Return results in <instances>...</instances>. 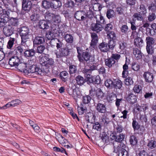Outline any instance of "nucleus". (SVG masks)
<instances>
[{"label":"nucleus","instance_id":"1","mask_svg":"<svg viewBox=\"0 0 156 156\" xmlns=\"http://www.w3.org/2000/svg\"><path fill=\"white\" fill-rule=\"evenodd\" d=\"M34 62L33 60H29L28 62V64L29 68H27V73H35L36 74L42 75L44 72L41 69L34 65Z\"/></svg>","mask_w":156,"mask_h":156},{"label":"nucleus","instance_id":"2","mask_svg":"<svg viewBox=\"0 0 156 156\" xmlns=\"http://www.w3.org/2000/svg\"><path fill=\"white\" fill-rule=\"evenodd\" d=\"M3 18H0V27H3L7 23H8V26H5L3 29L4 34L6 37L10 36V26L9 21L10 20L9 15L3 16Z\"/></svg>","mask_w":156,"mask_h":156},{"label":"nucleus","instance_id":"3","mask_svg":"<svg viewBox=\"0 0 156 156\" xmlns=\"http://www.w3.org/2000/svg\"><path fill=\"white\" fill-rule=\"evenodd\" d=\"M19 33L21 37L22 44L25 43L31 37L29 30L26 27H23L20 28Z\"/></svg>","mask_w":156,"mask_h":156},{"label":"nucleus","instance_id":"4","mask_svg":"<svg viewBox=\"0 0 156 156\" xmlns=\"http://www.w3.org/2000/svg\"><path fill=\"white\" fill-rule=\"evenodd\" d=\"M87 81L88 83H94L95 84H99L100 83V78L98 75H90L88 73H85Z\"/></svg>","mask_w":156,"mask_h":156},{"label":"nucleus","instance_id":"5","mask_svg":"<svg viewBox=\"0 0 156 156\" xmlns=\"http://www.w3.org/2000/svg\"><path fill=\"white\" fill-rule=\"evenodd\" d=\"M69 52L68 48H66L59 50L55 53L57 58H60L68 55Z\"/></svg>","mask_w":156,"mask_h":156},{"label":"nucleus","instance_id":"6","mask_svg":"<svg viewBox=\"0 0 156 156\" xmlns=\"http://www.w3.org/2000/svg\"><path fill=\"white\" fill-rule=\"evenodd\" d=\"M28 64L25 63L20 62L16 67L18 69L20 72H23L26 73L27 72V67Z\"/></svg>","mask_w":156,"mask_h":156},{"label":"nucleus","instance_id":"7","mask_svg":"<svg viewBox=\"0 0 156 156\" xmlns=\"http://www.w3.org/2000/svg\"><path fill=\"white\" fill-rule=\"evenodd\" d=\"M120 147H119L118 156H128V152L125 150L126 146L123 144L121 143Z\"/></svg>","mask_w":156,"mask_h":156},{"label":"nucleus","instance_id":"8","mask_svg":"<svg viewBox=\"0 0 156 156\" xmlns=\"http://www.w3.org/2000/svg\"><path fill=\"white\" fill-rule=\"evenodd\" d=\"M91 28L93 31H96L97 32L101 31L103 29L101 24L97 22L96 23H93L91 24Z\"/></svg>","mask_w":156,"mask_h":156},{"label":"nucleus","instance_id":"9","mask_svg":"<svg viewBox=\"0 0 156 156\" xmlns=\"http://www.w3.org/2000/svg\"><path fill=\"white\" fill-rule=\"evenodd\" d=\"M10 66L16 67L20 62L19 58L17 56H12L10 58Z\"/></svg>","mask_w":156,"mask_h":156},{"label":"nucleus","instance_id":"10","mask_svg":"<svg viewBox=\"0 0 156 156\" xmlns=\"http://www.w3.org/2000/svg\"><path fill=\"white\" fill-rule=\"evenodd\" d=\"M96 109L98 111L102 113H105L106 110L105 105L104 104L100 103L97 104Z\"/></svg>","mask_w":156,"mask_h":156},{"label":"nucleus","instance_id":"11","mask_svg":"<svg viewBox=\"0 0 156 156\" xmlns=\"http://www.w3.org/2000/svg\"><path fill=\"white\" fill-rule=\"evenodd\" d=\"M83 57L86 61L90 60L91 62H93L94 61V57L91 55L89 53L86 51L83 53Z\"/></svg>","mask_w":156,"mask_h":156},{"label":"nucleus","instance_id":"12","mask_svg":"<svg viewBox=\"0 0 156 156\" xmlns=\"http://www.w3.org/2000/svg\"><path fill=\"white\" fill-rule=\"evenodd\" d=\"M84 12L81 11L76 12L75 15V18L78 20H83L85 19Z\"/></svg>","mask_w":156,"mask_h":156},{"label":"nucleus","instance_id":"13","mask_svg":"<svg viewBox=\"0 0 156 156\" xmlns=\"http://www.w3.org/2000/svg\"><path fill=\"white\" fill-rule=\"evenodd\" d=\"M49 22L42 20L39 21L38 25L40 28L42 29H47L49 27Z\"/></svg>","mask_w":156,"mask_h":156},{"label":"nucleus","instance_id":"14","mask_svg":"<svg viewBox=\"0 0 156 156\" xmlns=\"http://www.w3.org/2000/svg\"><path fill=\"white\" fill-rule=\"evenodd\" d=\"M4 58H6L8 60V64L6 62H5V66L7 69L9 68V65L10 64V50L6 51L5 50L4 52Z\"/></svg>","mask_w":156,"mask_h":156},{"label":"nucleus","instance_id":"15","mask_svg":"<svg viewBox=\"0 0 156 156\" xmlns=\"http://www.w3.org/2000/svg\"><path fill=\"white\" fill-rule=\"evenodd\" d=\"M145 81L147 82H151L152 81L153 79L152 74L148 72H146L143 75Z\"/></svg>","mask_w":156,"mask_h":156},{"label":"nucleus","instance_id":"16","mask_svg":"<svg viewBox=\"0 0 156 156\" xmlns=\"http://www.w3.org/2000/svg\"><path fill=\"white\" fill-rule=\"evenodd\" d=\"M32 7V3L30 1H27L23 4L22 8L25 11H29Z\"/></svg>","mask_w":156,"mask_h":156},{"label":"nucleus","instance_id":"17","mask_svg":"<svg viewBox=\"0 0 156 156\" xmlns=\"http://www.w3.org/2000/svg\"><path fill=\"white\" fill-rule=\"evenodd\" d=\"M48 56L47 55H42L40 57L39 62L40 64L44 66L45 65L47 61L48 60Z\"/></svg>","mask_w":156,"mask_h":156},{"label":"nucleus","instance_id":"18","mask_svg":"<svg viewBox=\"0 0 156 156\" xmlns=\"http://www.w3.org/2000/svg\"><path fill=\"white\" fill-rule=\"evenodd\" d=\"M127 99L129 102L132 104L135 103L137 100L136 96L132 93H130L128 95Z\"/></svg>","mask_w":156,"mask_h":156},{"label":"nucleus","instance_id":"19","mask_svg":"<svg viewBox=\"0 0 156 156\" xmlns=\"http://www.w3.org/2000/svg\"><path fill=\"white\" fill-rule=\"evenodd\" d=\"M92 40L91 45L94 46L97 43L98 41V37L97 35L95 33H92L91 34Z\"/></svg>","mask_w":156,"mask_h":156},{"label":"nucleus","instance_id":"20","mask_svg":"<svg viewBox=\"0 0 156 156\" xmlns=\"http://www.w3.org/2000/svg\"><path fill=\"white\" fill-rule=\"evenodd\" d=\"M51 4V8L56 9L62 5V3L59 0H53Z\"/></svg>","mask_w":156,"mask_h":156},{"label":"nucleus","instance_id":"21","mask_svg":"<svg viewBox=\"0 0 156 156\" xmlns=\"http://www.w3.org/2000/svg\"><path fill=\"white\" fill-rule=\"evenodd\" d=\"M44 42V39L43 37H37L34 39V44H41Z\"/></svg>","mask_w":156,"mask_h":156},{"label":"nucleus","instance_id":"22","mask_svg":"<svg viewBox=\"0 0 156 156\" xmlns=\"http://www.w3.org/2000/svg\"><path fill=\"white\" fill-rule=\"evenodd\" d=\"M9 8L6 6V9H4L0 6V15H2V16H8L10 14Z\"/></svg>","mask_w":156,"mask_h":156},{"label":"nucleus","instance_id":"23","mask_svg":"<svg viewBox=\"0 0 156 156\" xmlns=\"http://www.w3.org/2000/svg\"><path fill=\"white\" fill-rule=\"evenodd\" d=\"M58 141L63 146H66V144L68 142L67 140L62 135L59 134L58 137Z\"/></svg>","mask_w":156,"mask_h":156},{"label":"nucleus","instance_id":"24","mask_svg":"<svg viewBox=\"0 0 156 156\" xmlns=\"http://www.w3.org/2000/svg\"><path fill=\"white\" fill-rule=\"evenodd\" d=\"M99 48L103 52H107L108 51L109 49L107 43L105 42H103L100 44Z\"/></svg>","mask_w":156,"mask_h":156},{"label":"nucleus","instance_id":"25","mask_svg":"<svg viewBox=\"0 0 156 156\" xmlns=\"http://www.w3.org/2000/svg\"><path fill=\"white\" fill-rule=\"evenodd\" d=\"M97 69V67L95 64H93L92 66H90V69H85L83 72L84 73H91V71Z\"/></svg>","mask_w":156,"mask_h":156},{"label":"nucleus","instance_id":"26","mask_svg":"<svg viewBox=\"0 0 156 156\" xmlns=\"http://www.w3.org/2000/svg\"><path fill=\"white\" fill-rule=\"evenodd\" d=\"M133 53L135 57L137 59H140L142 58V54L138 49L136 48L133 49Z\"/></svg>","mask_w":156,"mask_h":156},{"label":"nucleus","instance_id":"27","mask_svg":"<svg viewBox=\"0 0 156 156\" xmlns=\"http://www.w3.org/2000/svg\"><path fill=\"white\" fill-rule=\"evenodd\" d=\"M143 44V41L140 37H137L134 40V44L137 46H142Z\"/></svg>","mask_w":156,"mask_h":156},{"label":"nucleus","instance_id":"28","mask_svg":"<svg viewBox=\"0 0 156 156\" xmlns=\"http://www.w3.org/2000/svg\"><path fill=\"white\" fill-rule=\"evenodd\" d=\"M131 69L134 71H137L139 70L140 66L138 63L133 62L131 64Z\"/></svg>","mask_w":156,"mask_h":156},{"label":"nucleus","instance_id":"29","mask_svg":"<svg viewBox=\"0 0 156 156\" xmlns=\"http://www.w3.org/2000/svg\"><path fill=\"white\" fill-rule=\"evenodd\" d=\"M35 53L33 49L27 50L24 52V55L27 57L33 56L34 55Z\"/></svg>","mask_w":156,"mask_h":156},{"label":"nucleus","instance_id":"30","mask_svg":"<svg viewBox=\"0 0 156 156\" xmlns=\"http://www.w3.org/2000/svg\"><path fill=\"white\" fill-rule=\"evenodd\" d=\"M147 146L148 148L151 149L155 148L156 147V141L154 140H149Z\"/></svg>","mask_w":156,"mask_h":156},{"label":"nucleus","instance_id":"31","mask_svg":"<svg viewBox=\"0 0 156 156\" xmlns=\"http://www.w3.org/2000/svg\"><path fill=\"white\" fill-rule=\"evenodd\" d=\"M76 80L77 83L79 85L83 84L85 81L84 78L80 76H79L76 77Z\"/></svg>","mask_w":156,"mask_h":156},{"label":"nucleus","instance_id":"32","mask_svg":"<svg viewBox=\"0 0 156 156\" xmlns=\"http://www.w3.org/2000/svg\"><path fill=\"white\" fill-rule=\"evenodd\" d=\"M60 77L62 80L65 82L67 80L68 73L66 71H62L60 73Z\"/></svg>","mask_w":156,"mask_h":156},{"label":"nucleus","instance_id":"33","mask_svg":"<svg viewBox=\"0 0 156 156\" xmlns=\"http://www.w3.org/2000/svg\"><path fill=\"white\" fill-rule=\"evenodd\" d=\"M89 122L92 123L95 120V116L92 113H88L87 116Z\"/></svg>","mask_w":156,"mask_h":156},{"label":"nucleus","instance_id":"34","mask_svg":"<svg viewBox=\"0 0 156 156\" xmlns=\"http://www.w3.org/2000/svg\"><path fill=\"white\" fill-rule=\"evenodd\" d=\"M42 5L43 7L47 9L51 7V3L46 0H43L42 2Z\"/></svg>","mask_w":156,"mask_h":156},{"label":"nucleus","instance_id":"35","mask_svg":"<svg viewBox=\"0 0 156 156\" xmlns=\"http://www.w3.org/2000/svg\"><path fill=\"white\" fill-rule=\"evenodd\" d=\"M55 35L53 32L49 31L46 34V37L48 40H51L54 38L55 36Z\"/></svg>","mask_w":156,"mask_h":156},{"label":"nucleus","instance_id":"36","mask_svg":"<svg viewBox=\"0 0 156 156\" xmlns=\"http://www.w3.org/2000/svg\"><path fill=\"white\" fill-rule=\"evenodd\" d=\"M115 63V61L112 58L106 59L105 61L106 65L109 67H111L112 65L114 64Z\"/></svg>","mask_w":156,"mask_h":156},{"label":"nucleus","instance_id":"37","mask_svg":"<svg viewBox=\"0 0 156 156\" xmlns=\"http://www.w3.org/2000/svg\"><path fill=\"white\" fill-rule=\"evenodd\" d=\"M91 8L95 11H100L102 8L101 5L98 3H95L92 5Z\"/></svg>","mask_w":156,"mask_h":156},{"label":"nucleus","instance_id":"38","mask_svg":"<svg viewBox=\"0 0 156 156\" xmlns=\"http://www.w3.org/2000/svg\"><path fill=\"white\" fill-rule=\"evenodd\" d=\"M54 14L49 12H47L46 13L45 18L48 21L52 22Z\"/></svg>","mask_w":156,"mask_h":156},{"label":"nucleus","instance_id":"39","mask_svg":"<svg viewBox=\"0 0 156 156\" xmlns=\"http://www.w3.org/2000/svg\"><path fill=\"white\" fill-rule=\"evenodd\" d=\"M115 15L114 11L111 9L108 10L106 13L107 16L109 19L114 17L115 16Z\"/></svg>","mask_w":156,"mask_h":156},{"label":"nucleus","instance_id":"40","mask_svg":"<svg viewBox=\"0 0 156 156\" xmlns=\"http://www.w3.org/2000/svg\"><path fill=\"white\" fill-rule=\"evenodd\" d=\"M10 48V40L8 42V44L7 46V48L5 49L3 51H0V61H1L4 58V56H3V55H4V51L5 50L6 51L10 50H9Z\"/></svg>","mask_w":156,"mask_h":156},{"label":"nucleus","instance_id":"41","mask_svg":"<svg viewBox=\"0 0 156 156\" xmlns=\"http://www.w3.org/2000/svg\"><path fill=\"white\" fill-rule=\"evenodd\" d=\"M96 95L99 99H102L104 97V94L100 89L96 90Z\"/></svg>","mask_w":156,"mask_h":156},{"label":"nucleus","instance_id":"42","mask_svg":"<svg viewBox=\"0 0 156 156\" xmlns=\"http://www.w3.org/2000/svg\"><path fill=\"white\" fill-rule=\"evenodd\" d=\"M64 38L66 41L67 42L72 43L73 41V37L70 34H66Z\"/></svg>","mask_w":156,"mask_h":156},{"label":"nucleus","instance_id":"43","mask_svg":"<svg viewBox=\"0 0 156 156\" xmlns=\"http://www.w3.org/2000/svg\"><path fill=\"white\" fill-rule=\"evenodd\" d=\"M105 85L107 87H113V86H114V83L110 79H108L105 81Z\"/></svg>","mask_w":156,"mask_h":156},{"label":"nucleus","instance_id":"44","mask_svg":"<svg viewBox=\"0 0 156 156\" xmlns=\"http://www.w3.org/2000/svg\"><path fill=\"white\" fill-rule=\"evenodd\" d=\"M114 86L113 87L116 88L120 89L122 86V82L119 80H117L114 82Z\"/></svg>","mask_w":156,"mask_h":156},{"label":"nucleus","instance_id":"45","mask_svg":"<svg viewBox=\"0 0 156 156\" xmlns=\"http://www.w3.org/2000/svg\"><path fill=\"white\" fill-rule=\"evenodd\" d=\"M133 17L134 21H136V20L141 21L143 19L142 16L140 14L137 13L134 14Z\"/></svg>","mask_w":156,"mask_h":156},{"label":"nucleus","instance_id":"46","mask_svg":"<svg viewBox=\"0 0 156 156\" xmlns=\"http://www.w3.org/2000/svg\"><path fill=\"white\" fill-rule=\"evenodd\" d=\"M147 45H151L154 43V40L153 38L150 37H147L146 38Z\"/></svg>","mask_w":156,"mask_h":156},{"label":"nucleus","instance_id":"47","mask_svg":"<svg viewBox=\"0 0 156 156\" xmlns=\"http://www.w3.org/2000/svg\"><path fill=\"white\" fill-rule=\"evenodd\" d=\"M129 141L131 144L134 145L137 144V140L135 136H132L130 137Z\"/></svg>","mask_w":156,"mask_h":156},{"label":"nucleus","instance_id":"48","mask_svg":"<svg viewBox=\"0 0 156 156\" xmlns=\"http://www.w3.org/2000/svg\"><path fill=\"white\" fill-rule=\"evenodd\" d=\"M124 83L126 85L129 86L133 84V81L132 78L128 77L125 79Z\"/></svg>","mask_w":156,"mask_h":156},{"label":"nucleus","instance_id":"49","mask_svg":"<svg viewBox=\"0 0 156 156\" xmlns=\"http://www.w3.org/2000/svg\"><path fill=\"white\" fill-rule=\"evenodd\" d=\"M108 44L109 48L113 49L115 45V40H109Z\"/></svg>","mask_w":156,"mask_h":156},{"label":"nucleus","instance_id":"50","mask_svg":"<svg viewBox=\"0 0 156 156\" xmlns=\"http://www.w3.org/2000/svg\"><path fill=\"white\" fill-rule=\"evenodd\" d=\"M142 87L141 86L139 85H136L133 87V91L134 92L136 93H139L142 90Z\"/></svg>","mask_w":156,"mask_h":156},{"label":"nucleus","instance_id":"51","mask_svg":"<svg viewBox=\"0 0 156 156\" xmlns=\"http://www.w3.org/2000/svg\"><path fill=\"white\" fill-rule=\"evenodd\" d=\"M21 103V101L18 99L12 101L10 102V106H15Z\"/></svg>","mask_w":156,"mask_h":156},{"label":"nucleus","instance_id":"52","mask_svg":"<svg viewBox=\"0 0 156 156\" xmlns=\"http://www.w3.org/2000/svg\"><path fill=\"white\" fill-rule=\"evenodd\" d=\"M53 150L55 151L60 152L62 153H64L66 155H67V154L65 150L62 148H59L57 147H54L53 148Z\"/></svg>","mask_w":156,"mask_h":156},{"label":"nucleus","instance_id":"53","mask_svg":"<svg viewBox=\"0 0 156 156\" xmlns=\"http://www.w3.org/2000/svg\"><path fill=\"white\" fill-rule=\"evenodd\" d=\"M17 51H18L20 53H22L23 51V49L20 46H18L15 49L14 51H13L12 50L10 51V52H12V53L14 55L16 54L17 52Z\"/></svg>","mask_w":156,"mask_h":156},{"label":"nucleus","instance_id":"54","mask_svg":"<svg viewBox=\"0 0 156 156\" xmlns=\"http://www.w3.org/2000/svg\"><path fill=\"white\" fill-rule=\"evenodd\" d=\"M115 97V94L114 93H109L108 94L107 98L108 101H111L114 100Z\"/></svg>","mask_w":156,"mask_h":156},{"label":"nucleus","instance_id":"55","mask_svg":"<svg viewBox=\"0 0 156 156\" xmlns=\"http://www.w3.org/2000/svg\"><path fill=\"white\" fill-rule=\"evenodd\" d=\"M107 36L110 40H116V37L115 33L112 32L107 34Z\"/></svg>","mask_w":156,"mask_h":156},{"label":"nucleus","instance_id":"56","mask_svg":"<svg viewBox=\"0 0 156 156\" xmlns=\"http://www.w3.org/2000/svg\"><path fill=\"white\" fill-rule=\"evenodd\" d=\"M96 22L100 24L103 23L104 21L103 17L100 15H97L96 17Z\"/></svg>","mask_w":156,"mask_h":156},{"label":"nucleus","instance_id":"57","mask_svg":"<svg viewBox=\"0 0 156 156\" xmlns=\"http://www.w3.org/2000/svg\"><path fill=\"white\" fill-rule=\"evenodd\" d=\"M90 97L88 96H86L83 97V101L84 104H88L89 103L91 100Z\"/></svg>","mask_w":156,"mask_h":156},{"label":"nucleus","instance_id":"58","mask_svg":"<svg viewBox=\"0 0 156 156\" xmlns=\"http://www.w3.org/2000/svg\"><path fill=\"white\" fill-rule=\"evenodd\" d=\"M74 6V2L72 1H68L65 4V7L67 8H73Z\"/></svg>","mask_w":156,"mask_h":156},{"label":"nucleus","instance_id":"59","mask_svg":"<svg viewBox=\"0 0 156 156\" xmlns=\"http://www.w3.org/2000/svg\"><path fill=\"white\" fill-rule=\"evenodd\" d=\"M77 53L78 54V59L80 62H82L83 61L82 59L80 57V55L82 53L83 51L82 49L79 47H77L76 48Z\"/></svg>","mask_w":156,"mask_h":156},{"label":"nucleus","instance_id":"60","mask_svg":"<svg viewBox=\"0 0 156 156\" xmlns=\"http://www.w3.org/2000/svg\"><path fill=\"white\" fill-rule=\"evenodd\" d=\"M125 135L122 133L120 134L116 138V141L117 142H119L122 141L124 138Z\"/></svg>","mask_w":156,"mask_h":156},{"label":"nucleus","instance_id":"61","mask_svg":"<svg viewBox=\"0 0 156 156\" xmlns=\"http://www.w3.org/2000/svg\"><path fill=\"white\" fill-rule=\"evenodd\" d=\"M140 13L141 14H145L146 13V9L145 8L144 6V5H140Z\"/></svg>","mask_w":156,"mask_h":156},{"label":"nucleus","instance_id":"62","mask_svg":"<svg viewBox=\"0 0 156 156\" xmlns=\"http://www.w3.org/2000/svg\"><path fill=\"white\" fill-rule=\"evenodd\" d=\"M45 48L44 45H40L37 48V52L40 53H42L43 52L45 49Z\"/></svg>","mask_w":156,"mask_h":156},{"label":"nucleus","instance_id":"63","mask_svg":"<svg viewBox=\"0 0 156 156\" xmlns=\"http://www.w3.org/2000/svg\"><path fill=\"white\" fill-rule=\"evenodd\" d=\"M101 126L100 123L96 122L94 124L93 126V128L97 130H99L101 129Z\"/></svg>","mask_w":156,"mask_h":156},{"label":"nucleus","instance_id":"64","mask_svg":"<svg viewBox=\"0 0 156 156\" xmlns=\"http://www.w3.org/2000/svg\"><path fill=\"white\" fill-rule=\"evenodd\" d=\"M18 20L17 19L12 17L10 18V23L12 25L16 26Z\"/></svg>","mask_w":156,"mask_h":156}]
</instances>
